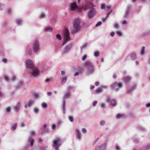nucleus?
<instances>
[{
	"label": "nucleus",
	"instance_id": "f257e3e1",
	"mask_svg": "<svg viewBox=\"0 0 150 150\" xmlns=\"http://www.w3.org/2000/svg\"><path fill=\"white\" fill-rule=\"evenodd\" d=\"M81 20L79 18H77L75 19L73 21V29L72 31V33H77L81 28Z\"/></svg>",
	"mask_w": 150,
	"mask_h": 150
},
{
	"label": "nucleus",
	"instance_id": "f03ea898",
	"mask_svg": "<svg viewBox=\"0 0 150 150\" xmlns=\"http://www.w3.org/2000/svg\"><path fill=\"white\" fill-rule=\"evenodd\" d=\"M83 67L86 68V73L88 74H93L95 70V67L93 64L89 61H86L83 65Z\"/></svg>",
	"mask_w": 150,
	"mask_h": 150
},
{
	"label": "nucleus",
	"instance_id": "7ed1b4c3",
	"mask_svg": "<svg viewBox=\"0 0 150 150\" xmlns=\"http://www.w3.org/2000/svg\"><path fill=\"white\" fill-rule=\"evenodd\" d=\"M91 5L87 6V9H88V16L89 19H92L96 15L97 11L95 8L96 6L93 4H91Z\"/></svg>",
	"mask_w": 150,
	"mask_h": 150
},
{
	"label": "nucleus",
	"instance_id": "20e7f679",
	"mask_svg": "<svg viewBox=\"0 0 150 150\" xmlns=\"http://www.w3.org/2000/svg\"><path fill=\"white\" fill-rule=\"evenodd\" d=\"M32 49L34 53H37L40 50V44L39 40H36L33 42Z\"/></svg>",
	"mask_w": 150,
	"mask_h": 150
},
{
	"label": "nucleus",
	"instance_id": "39448f33",
	"mask_svg": "<svg viewBox=\"0 0 150 150\" xmlns=\"http://www.w3.org/2000/svg\"><path fill=\"white\" fill-rule=\"evenodd\" d=\"M29 72L30 75L35 78L37 77L40 74V71L36 67L30 69Z\"/></svg>",
	"mask_w": 150,
	"mask_h": 150
},
{
	"label": "nucleus",
	"instance_id": "423d86ee",
	"mask_svg": "<svg viewBox=\"0 0 150 150\" xmlns=\"http://www.w3.org/2000/svg\"><path fill=\"white\" fill-rule=\"evenodd\" d=\"M122 87V84L121 83L115 82L112 83L110 86L112 89L116 91H118L119 89Z\"/></svg>",
	"mask_w": 150,
	"mask_h": 150
},
{
	"label": "nucleus",
	"instance_id": "0eeeda50",
	"mask_svg": "<svg viewBox=\"0 0 150 150\" xmlns=\"http://www.w3.org/2000/svg\"><path fill=\"white\" fill-rule=\"evenodd\" d=\"M64 42L63 45H64L67 42L70 40V37L69 31L67 29H66L63 32Z\"/></svg>",
	"mask_w": 150,
	"mask_h": 150
},
{
	"label": "nucleus",
	"instance_id": "6e6552de",
	"mask_svg": "<svg viewBox=\"0 0 150 150\" xmlns=\"http://www.w3.org/2000/svg\"><path fill=\"white\" fill-rule=\"evenodd\" d=\"M54 146L56 150H59L60 146L61 145V140L59 137H57L54 139L53 142Z\"/></svg>",
	"mask_w": 150,
	"mask_h": 150
},
{
	"label": "nucleus",
	"instance_id": "1a4fd4ad",
	"mask_svg": "<svg viewBox=\"0 0 150 150\" xmlns=\"http://www.w3.org/2000/svg\"><path fill=\"white\" fill-rule=\"evenodd\" d=\"M26 62L27 68L29 70L35 67L33 61L30 59H27Z\"/></svg>",
	"mask_w": 150,
	"mask_h": 150
},
{
	"label": "nucleus",
	"instance_id": "9d476101",
	"mask_svg": "<svg viewBox=\"0 0 150 150\" xmlns=\"http://www.w3.org/2000/svg\"><path fill=\"white\" fill-rule=\"evenodd\" d=\"M72 46V44L71 43L69 44L66 45L64 48L63 52L64 53H68L70 50Z\"/></svg>",
	"mask_w": 150,
	"mask_h": 150
},
{
	"label": "nucleus",
	"instance_id": "9b49d317",
	"mask_svg": "<svg viewBox=\"0 0 150 150\" xmlns=\"http://www.w3.org/2000/svg\"><path fill=\"white\" fill-rule=\"evenodd\" d=\"M106 148V144H104L101 145L96 146L95 150H105Z\"/></svg>",
	"mask_w": 150,
	"mask_h": 150
},
{
	"label": "nucleus",
	"instance_id": "f8f14e48",
	"mask_svg": "<svg viewBox=\"0 0 150 150\" xmlns=\"http://www.w3.org/2000/svg\"><path fill=\"white\" fill-rule=\"evenodd\" d=\"M78 6L76 2L72 3L70 5V10L74 11L78 8Z\"/></svg>",
	"mask_w": 150,
	"mask_h": 150
},
{
	"label": "nucleus",
	"instance_id": "ddd939ff",
	"mask_svg": "<svg viewBox=\"0 0 150 150\" xmlns=\"http://www.w3.org/2000/svg\"><path fill=\"white\" fill-rule=\"evenodd\" d=\"M131 9V7L130 6H128L127 7L126 10L125 14L124 15V17L125 18H127L129 15V12Z\"/></svg>",
	"mask_w": 150,
	"mask_h": 150
},
{
	"label": "nucleus",
	"instance_id": "4468645a",
	"mask_svg": "<svg viewBox=\"0 0 150 150\" xmlns=\"http://www.w3.org/2000/svg\"><path fill=\"white\" fill-rule=\"evenodd\" d=\"M21 107V103L20 102H18L16 105L14 106L13 108L14 111L16 112H18L20 108Z\"/></svg>",
	"mask_w": 150,
	"mask_h": 150
},
{
	"label": "nucleus",
	"instance_id": "2eb2a0df",
	"mask_svg": "<svg viewBox=\"0 0 150 150\" xmlns=\"http://www.w3.org/2000/svg\"><path fill=\"white\" fill-rule=\"evenodd\" d=\"M86 4V5L85 6V7L84 8V11H86L87 9V7L88 6H89L91 5V4H93L92 3V1H93L94 0H84Z\"/></svg>",
	"mask_w": 150,
	"mask_h": 150
},
{
	"label": "nucleus",
	"instance_id": "dca6fc26",
	"mask_svg": "<svg viewBox=\"0 0 150 150\" xmlns=\"http://www.w3.org/2000/svg\"><path fill=\"white\" fill-rule=\"evenodd\" d=\"M75 135L76 138L79 140L81 139V134L80 131L78 129H76L75 130Z\"/></svg>",
	"mask_w": 150,
	"mask_h": 150
},
{
	"label": "nucleus",
	"instance_id": "f3484780",
	"mask_svg": "<svg viewBox=\"0 0 150 150\" xmlns=\"http://www.w3.org/2000/svg\"><path fill=\"white\" fill-rule=\"evenodd\" d=\"M34 140L32 139L31 137H29L28 141V144L30 147L32 146L34 143Z\"/></svg>",
	"mask_w": 150,
	"mask_h": 150
},
{
	"label": "nucleus",
	"instance_id": "a211bd4d",
	"mask_svg": "<svg viewBox=\"0 0 150 150\" xmlns=\"http://www.w3.org/2000/svg\"><path fill=\"white\" fill-rule=\"evenodd\" d=\"M34 103V102L32 100H29L25 105V108H27L28 107H30L32 104Z\"/></svg>",
	"mask_w": 150,
	"mask_h": 150
},
{
	"label": "nucleus",
	"instance_id": "6ab92c4d",
	"mask_svg": "<svg viewBox=\"0 0 150 150\" xmlns=\"http://www.w3.org/2000/svg\"><path fill=\"white\" fill-rule=\"evenodd\" d=\"M132 79L131 77L130 76H125L123 79V81L124 82L127 83L130 81Z\"/></svg>",
	"mask_w": 150,
	"mask_h": 150
},
{
	"label": "nucleus",
	"instance_id": "aec40b11",
	"mask_svg": "<svg viewBox=\"0 0 150 150\" xmlns=\"http://www.w3.org/2000/svg\"><path fill=\"white\" fill-rule=\"evenodd\" d=\"M52 30V28L50 27H45L44 29V31L46 32H51Z\"/></svg>",
	"mask_w": 150,
	"mask_h": 150
},
{
	"label": "nucleus",
	"instance_id": "412c9836",
	"mask_svg": "<svg viewBox=\"0 0 150 150\" xmlns=\"http://www.w3.org/2000/svg\"><path fill=\"white\" fill-rule=\"evenodd\" d=\"M136 87V86L135 85H134L132 88H129L127 91L128 93L132 92L135 89Z\"/></svg>",
	"mask_w": 150,
	"mask_h": 150
},
{
	"label": "nucleus",
	"instance_id": "4be33fe9",
	"mask_svg": "<svg viewBox=\"0 0 150 150\" xmlns=\"http://www.w3.org/2000/svg\"><path fill=\"white\" fill-rule=\"evenodd\" d=\"M129 56L133 60H135L136 58V54L134 53H132L130 54Z\"/></svg>",
	"mask_w": 150,
	"mask_h": 150
},
{
	"label": "nucleus",
	"instance_id": "5701e85b",
	"mask_svg": "<svg viewBox=\"0 0 150 150\" xmlns=\"http://www.w3.org/2000/svg\"><path fill=\"white\" fill-rule=\"evenodd\" d=\"M70 96V93L69 91L67 92V93H65L63 97V98L64 99L66 98H68Z\"/></svg>",
	"mask_w": 150,
	"mask_h": 150
},
{
	"label": "nucleus",
	"instance_id": "b1692460",
	"mask_svg": "<svg viewBox=\"0 0 150 150\" xmlns=\"http://www.w3.org/2000/svg\"><path fill=\"white\" fill-rule=\"evenodd\" d=\"M150 149V144H148L144 146L142 150H149Z\"/></svg>",
	"mask_w": 150,
	"mask_h": 150
},
{
	"label": "nucleus",
	"instance_id": "393cba45",
	"mask_svg": "<svg viewBox=\"0 0 150 150\" xmlns=\"http://www.w3.org/2000/svg\"><path fill=\"white\" fill-rule=\"evenodd\" d=\"M47 125L46 124H44L43 126L41 128V130H43V131H42V133H43L45 132V129L47 127Z\"/></svg>",
	"mask_w": 150,
	"mask_h": 150
},
{
	"label": "nucleus",
	"instance_id": "a878e982",
	"mask_svg": "<svg viewBox=\"0 0 150 150\" xmlns=\"http://www.w3.org/2000/svg\"><path fill=\"white\" fill-rule=\"evenodd\" d=\"M61 79L62 84V85H64V83H66L67 79V78L66 76H65L64 78H62Z\"/></svg>",
	"mask_w": 150,
	"mask_h": 150
},
{
	"label": "nucleus",
	"instance_id": "bb28decb",
	"mask_svg": "<svg viewBox=\"0 0 150 150\" xmlns=\"http://www.w3.org/2000/svg\"><path fill=\"white\" fill-rule=\"evenodd\" d=\"M66 104V101L64 100L63 101V113L64 114L65 113V105Z\"/></svg>",
	"mask_w": 150,
	"mask_h": 150
},
{
	"label": "nucleus",
	"instance_id": "cd10ccee",
	"mask_svg": "<svg viewBox=\"0 0 150 150\" xmlns=\"http://www.w3.org/2000/svg\"><path fill=\"white\" fill-rule=\"evenodd\" d=\"M4 110L7 112H9L11 111V108L10 107H8L5 108Z\"/></svg>",
	"mask_w": 150,
	"mask_h": 150
},
{
	"label": "nucleus",
	"instance_id": "c85d7f7f",
	"mask_svg": "<svg viewBox=\"0 0 150 150\" xmlns=\"http://www.w3.org/2000/svg\"><path fill=\"white\" fill-rule=\"evenodd\" d=\"M145 47H144L143 46L142 47L140 52V54L141 55H143L145 53Z\"/></svg>",
	"mask_w": 150,
	"mask_h": 150
},
{
	"label": "nucleus",
	"instance_id": "c756f323",
	"mask_svg": "<svg viewBox=\"0 0 150 150\" xmlns=\"http://www.w3.org/2000/svg\"><path fill=\"white\" fill-rule=\"evenodd\" d=\"M88 45V44L87 43H84L82 46L80 47V49L82 51L83 49L86 47Z\"/></svg>",
	"mask_w": 150,
	"mask_h": 150
},
{
	"label": "nucleus",
	"instance_id": "7c9ffc66",
	"mask_svg": "<svg viewBox=\"0 0 150 150\" xmlns=\"http://www.w3.org/2000/svg\"><path fill=\"white\" fill-rule=\"evenodd\" d=\"M103 92V91L100 87L96 91V92L98 93H100Z\"/></svg>",
	"mask_w": 150,
	"mask_h": 150
},
{
	"label": "nucleus",
	"instance_id": "2f4dec72",
	"mask_svg": "<svg viewBox=\"0 0 150 150\" xmlns=\"http://www.w3.org/2000/svg\"><path fill=\"white\" fill-rule=\"evenodd\" d=\"M27 52L28 54L30 55H31L32 54V51L31 49L30 48L28 49Z\"/></svg>",
	"mask_w": 150,
	"mask_h": 150
},
{
	"label": "nucleus",
	"instance_id": "473e14b6",
	"mask_svg": "<svg viewBox=\"0 0 150 150\" xmlns=\"http://www.w3.org/2000/svg\"><path fill=\"white\" fill-rule=\"evenodd\" d=\"M30 133L31 136L32 137L35 136L36 134L34 130L31 131Z\"/></svg>",
	"mask_w": 150,
	"mask_h": 150
},
{
	"label": "nucleus",
	"instance_id": "72a5a7b5",
	"mask_svg": "<svg viewBox=\"0 0 150 150\" xmlns=\"http://www.w3.org/2000/svg\"><path fill=\"white\" fill-rule=\"evenodd\" d=\"M16 22L17 24L18 25H20L22 22V21L21 20L19 19H18L16 20Z\"/></svg>",
	"mask_w": 150,
	"mask_h": 150
},
{
	"label": "nucleus",
	"instance_id": "f704fd0d",
	"mask_svg": "<svg viewBox=\"0 0 150 150\" xmlns=\"http://www.w3.org/2000/svg\"><path fill=\"white\" fill-rule=\"evenodd\" d=\"M45 15L44 13H40L39 16V18L40 19L43 18H45Z\"/></svg>",
	"mask_w": 150,
	"mask_h": 150
},
{
	"label": "nucleus",
	"instance_id": "c9c22d12",
	"mask_svg": "<svg viewBox=\"0 0 150 150\" xmlns=\"http://www.w3.org/2000/svg\"><path fill=\"white\" fill-rule=\"evenodd\" d=\"M41 106L44 108H46L47 107V105L45 103H42L41 104Z\"/></svg>",
	"mask_w": 150,
	"mask_h": 150
},
{
	"label": "nucleus",
	"instance_id": "e433bc0d",
	"mask_svg": "<svg viewBox=\"0 0 150 150\" xmlns=\"http://www.w3.org/2000/svg\"><path fill=\"white\" fill-rule=\"evenodd\" d=\"M34 112L35 113H38L39 111L38 108H34L33 109Z\"/></svg>",
	"mask_w": 150,
	"mask_h": 150
},
{
	"label": "nucleus",
	"instance_id": "4c0bfd02",
	"mask_svg": "<svg viewBox=\"0 0 150 150\" xmlns=\"http://www.w3.org/2000/svg\"><path fill=\"white\" fill-rule=\"evenodd\" d=\"M111 105L113 106H114L116 105V101L115 100H112L111 102Z\"/></svg>",
	"mask_w": 150,
	"mask_h": 150
},
{
	"label": "nucleus",
	"instance_id": "58836bf2",
	"mask_svg": "<svg viewBox=\"0 0 150 150\" xmlns=\"http://www.w3.org/2000/svg\"><path fill=\"white\" fill-rule=\"evenodd\" d=\"M114 27L115 28L118 29L119 28V25L118 24L115 23L114 24Z\"/></svg>",
	"mask_w": 150,
	"mask_h": 150
},
{
	"label": "nucleus",
	"instance_id": "ea45409f",
	"mask_svg": "<svg viewBox=\"0 0 150 150\" xmlns=\"http://www.w3.org/2000/svg\"><path fill=\"white\" fill-rule=\"evenodd\" d=\"M99 52L98 51H96L95 52L94 56L95 57H98L99 55Z\"/></svg>",
	"mask_w": 150,
	"mask_h": 150
},
{
	"label": "nucleus",
	"instance_id": "a19ab883",
	"mask_svg": "<svg viewBox=\"0 0 150 150\" xmlns=\"http://www.w3.org/2000/svg\"><path fill=\"white\" fill-rule=\"evenodd\" d=\"M116 33L119 36H122V33L120 31H117L116 32Z\"/></svg>",
	"mask_w": 150,
	"mask_h": 150
},
{
	"label": "nucleus",
	"instance_id": "79ce46f5",
	"mask_svg": "<svg viewBox=\"0 0 150 150\" xmlns=\"http://www.w3.org/2000/svg\"><path fill=\"white\" fill-rule=\"evenodd\" d=\"M3 95L4 93L1 91V87L0 86V98L3 97Z\"/></svg>",
	"mask_w": 150,
	"mask_h": 150
},
{
	"label": "nucleus",
	"instance_id": "37998d69",
	"mask_svg": "<svg viewBox=\"0 0 150 150\" xmlns=\"http://www.w3.org/2000/svg\"><path fill=\"white\" fill-rule=\"evenodd\" d=\"M69 120L71 122H73L74 121V118L72 116H69L68 117Z\"/></svg>",
	"mask_w": 150,
	"mask_h": 150
},
{
	"label": "nucleus",
	"instance_id": "c03bdc74",
	"mask_svg": "<svg viewBox=\"0 0 150 150\" xmlns=\"http://www.w3.org/2000/svg\"><path fill=\"white\" fill-rule=\"evenodd\" d=\"M4 78L5 80L6 81H9V79L8 76L6 75L4 76Z\"/></svg>",
	"mask_w": 150,
	"mask_h": 150
},
{
	"label": "nucleus",
	"instance_id": "a18cd8bd",
	"mask_svg": "<svg viewBox=\"0 0 150 150\" xmlns=\"http://www.w3.org/2000/svg\"><path fill=\"white\" fill-rule=\"evenodd\" d=\"M111 8V6H106V7H105V8L104 9H105V10L106 11H108Z\"/></svg>",
	"mask_w": 150,
	"mask_h": 150
},
{
	"label": "nucleus",
	"instance_id": "49530a36",
	"mask_svg": "<svg viewBox=\"0 0 150 150\" xmlns=\"http://www.w3.org/2000/svg\"><path fill=\"white\" fill-rule=\"evenodd\" d=\"M103 90V89H106L108 88V86L106 85H103L100 86Z\"/></svg>",
	"mask_w": 150,
	"mask_h": 150
},
{
	"label": "nucleus",
	"instance_id": "de8ad7c7",
	"mask_svg": "<svg viewBox=\"0 0 150 150\" xmlns=\"http://www.w3.org/2000/svg\"><path fill=\"white\" fill-rule=\"evenodd\" d=\"M23 81H20L19 83V85H18L16 87L17 88H19V87H20V86H21L23 85Z\"/></svg>",
	"mask_w": 150,
	"mask_h": 150
},
{
	"label": "nucleus",
	"instance_id": "09e8293b",
	"mask_svg": "<svg viewBox=\"0 0 150 150\" xmlns=\"http://www.w3.org/2000/svg\"><path fill=\"white\" fill-rule=\"evenodd\" d=\"M105 124V122L103 120L101 121L100 122V125L101 126H104Z\"/></svg>",
	"mask_w": 150,
	"mask_h": 150
},
{
	"label": "nucleus",
	"instance_id": "8fccbe9b",
	"mask_svg": "<svg viewBox=\"0 0 150 150\" xmlns=\"http://www.w3.org/2000/svg\"><path fill=\"white\" fill-rule=\"evenodd\" d=\"M17 123H15L14 124V125H13L12 127V128L13 129H15L16 128V127L17 126Z\"/></svg>",
	"mask_w": 150,
	"mask_h": 150
},
{
	"label": "nucleus",
	"instance_id": "3c124183",
	"mask_svg": "<svg viewBox=\"0 0 150 150\" xmlns=\"http://www.w3.org/2000/svg\"><path fill=\"white\" fill-rule=\"evenodd\" d=\"M105 5L104 4H101V9H104L105 8Z\"/></svg>",
	"mask_w": 150,
	"mask_h": 150
},
{
	"label": "nucleus",
	"instance_id": "603ef678",
	"mask_svg": "<svg viewBox=\"0 0 150 150\" xmlns=\"http://www.w3.org/2000/svg\"><path fill=\"white\" fill-rule=\"evenodd\" d=\"M56 38L57 39H58L59 40H61V37L60 35L59 34H57L56 35Z\"/></svg>",
	"mask_w": 150,
	"mask_h": 150
},
{
	"label": "nucleus",
	"instance_id": "864d4df0",
	"mask_svg": "<svg viewBox=\"0 0 150 150\" xmlns=\"http://www.w3.org/2000/svg\"><path fill=\"white\" fill-rule=\"evenodd\" d=\"M16 79V76L14 75H13L12 76V77L11 78V80L12 81H13L15 80Z\"/></svg>",
	"mask_w": 150,
	"mask_h": 150
},
{
	"label": "nucleus",
	"instance_id": "5fc2aeb1",
	"mask_svg": "<svg viewBox=\"0 0 150 150\" xmlns=\"http://www.w3.org/2000/svg\"><path fill=\"white\" fill-rule=\"evenodd\" d=\"M87 58V55H84L82 57V60L83 61L85 60Z\"/></svg>",
	"mask_w": 150,
	"mask_h": 150
},
{
	"label": "nucleus",
	"instance_id": "6e6d98bb",
	"mask_svg": "<svg viewBox=\"0 0 150 150\" xmlns=\"http://www.w3.org/2000/svg\"><path fill=\"white\" fill-rule=\"evenodd\" d=\"M100 107L103 108H105V104L104 103H102L100 104Z\"/></svg>",
	"mask_w": 150,
	"mask_h": 150
},
{
	"label": "nucleus",
	"instance_id": "4d7b16f0",
	"mask_svg": "<svg viewBox=\"0 0 150 150\" xmlns=\"http://www.w3.org/2000/svg\"><path fill=\"white\" fill-rule=\"evenodd\" d=\"M62 123V122L61 120H59L57 121V125H60Z\"/></svg>",
	"mask_w": 150,
	"mask_h": 150
},
{
	"label": "nucleus",
	"instance_id": "13d9d810",
	"mask_svg": "<svg viewBox=\"0 0 150 150\" xmlns=\"http://www.w3.org/2000/svg\"><path fill=\"white\" fill-rule=\"evenodd\" d=\"M4 8V6L1 4H0V10H2Z\"/></svg>",
	"mask_w": 150,
	"mask_h": 150
},
{
	"label": "nucleus",
	"instance_id": "bf43d9fd",
	"mask_svg": "<svg viewBox=\"0 0 150 150\" xmlns=\"http://www.w3.org/2000/svg\"><path fill=\"white\" fill-rule=\"evenodd\" d=\"M35 98H38L39 97V95L38 93H35L34 95Z\"/></svg>",
	"mask_w": 150,
	"mask_h": 150
},
{
	"label": "nucleus",
	"instance_id": "052dcab7",
	"mask_svg": "<svg viewBox=\"0 0 150 150\" xmlns=\"http://www.w3.org/2000/svg\"><path fill=\"white\" fill-rule=\"evenodd\" d=\"M122 116V115H120V114H118L117 115L116 117L117 119H119Z\"/></svg>",
	"mask_w": 150,
	"mask_h": 150
},
{
	"label": "nucleus",
	"instance_id": "680f3d73",
	"mask_svg": "<svg viewBox=\"0 0 150 150\" xmlns=\"http://www.w3.org/2000/svg\"><path fill=\"white\" fill-rule=\"evenodd\" d=\"M102 24V23L101 22H99L97 23L95 25L96 27H98L100 25Z\"/></svg>",
	"mask_w": 150,
	"mask_h": 150
},
{
	"label": "nucleus",
	"instance_id": "e2e57ef3",
	"mask_svg": "<svg viewBox=\"0 0 150 150\" xmlns=\"http://www.w3.org/2000/svg\"><path fill=\"white\" fill-rule=\"evenodd\" d=\"M82 132L84 133H85L86 132V130L85 128H83L82 129Z\"/></svg>",
	"mask_w": 150,
	"mask_h": 150
},
{
	"label": "nucleus",
	"instance_id": "0e129e2a",
	"mask_svg": "<svg viewBox=\"0 0 150 150\" xmlns=\"http://www.w3.org/2000/svg\"><path fill=\"white\" fill-rule=\"evenodd\" d=\"M56 127V125L54 124H52V129H54L55 127Z\"/></svg>",
	"mask_w": 150,
	"mask_h": 150
},
{
	"label": "nucleus",
	"instance_id": "69168bd1",
	"mask_svg": "<svg viewBox=\"0 0 150 150\" xmlns=\"http://www.w3.org/2000/svg\"><path fill=\"white\" fill-rule=\"evenodd\" d=\"M115 34V32H112L110 33V35L111 37H113L114 36Z\"/></svg>",
	"mask_w": 150,
	"mask_h": 150
},
{
	"label": "nucleus",
	"instance_id": "338daca9",
	"mask_svg": "<svg viewBox=\"0 0 150 150\" xmlns=\"http://www.w3.org/2000/svg\"><path fill=\"white\" fill-rule=\"evenodd\" d=\"M97 101H95L93 102V106H95L97 104Z\"/></svg>",
	"mask_w": 150,
	"mask_h": 150
},
{
	"label": "nucleus",
	"instance_id": "774afa93",
	"mask_svg": "<svg viewBox=\"0 0 150 150\" xmlns=\"http://www.w3.org/2000/svg\"><path fill=\"white\" fill-rule=\"evenodd\" d=\"M120 147L117 145L116 146V150H120Z\"/></svg>",
	"mask_w": 150,
	"mask_h": 150
}]
</instances>
